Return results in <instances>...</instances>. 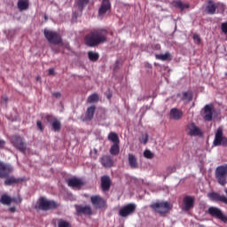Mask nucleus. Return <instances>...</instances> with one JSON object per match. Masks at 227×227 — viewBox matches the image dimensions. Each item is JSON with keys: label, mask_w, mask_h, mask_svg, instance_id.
<instances>
[{"label": "nucleus", "mask_w": 227, "mask_h": 227, "mask_svg": "<svg viewBox=\"0 0 227 227\" xmlns=\"http://www.w3.org/2000/svg\"><path fill=\"white\" fill-rule=\"evenodd\" d=\"M108 32L106 28H94L85 37V43L89 47H96L107 42Z\"/></svg>", "instance_id": "nucleus-1"}, {"label": "nucleus", "mask_w": 227, "mask_h": 227, "mask_svg": "<svg viewBox=\"0 0 227 227\" xmlns=\"http://www.w3.org/2000/svg\"><path fill=\"white\" fill-rule=\"evenodd\" d=\"M58 207V204L53 200H48L42 197L38 200L37 204L35 206V210L48 211Z\"/></svg>", "instance_id": "nucleus-2"}, {"label": "nucleus", "mask_w": 227, "mask_h": 227, "mask_svg": "<svg viewBox=\"0 0 227 227\" xmlns=\"http://www.w3.org/2000/svg\"><path fill=\"white\" fill-rule=\"evenodd\" d=\"M107 139L114 143L110 148V153L113 156H117L120 153V139L116 133L110 132Z\"/></svg>", "instance_id": "nucleus-3"}, {"label": "nucleus", "mask_w": 227, "mask_h": 227, "mask_svg": "<svg viewBox=\"0 0 227 227\" xmlns=\"http://www.w3.org/2000/svg\"><path fill=\"white\" fill-rule=\"evenodd\" d=\"M150 207L160 215H164L171 209V205L168 201H161L152 204Z\"/></svg>", "instance_id": "nucleus-4"}, {"label": "nucleus", "mask_w": 227, "mask_h": 227, "mask_svg": "<svg viewBox=\"0 0 227 227\" xmlns=\"http://www.w3.org/2000/svg\"><path fill=\"white\" fill-rule=\"evenodd\" d=\"M44 36L50 43L54 45L63 44L62 37L58 32H53V30H44Z\"/></svg>", "instance_id": "nucleus-5"}, {"label": "nucleus", "mask_w": 227, "mask_h": 227, "mask_svg": "<svg viewBox=\"0 0 227 227\" xmlns=\"http://www.w3.org/2000/svg\"><path fill=\"white\" fill-rule=\"evenodd\" d=\"M215 178L222 186L227 184V165L220 166L216 168Z\"/></svg>", "instance_id": "nucleus-6"}, {"label": "nucleus", "mask_w": 227, "mask_h": 227, "mask_svg": "<svg viewBox=\"0 0 227 227\" xmlns=\"http://www.w3.org/2000/svg\"><path fill=\"white\" fill-rule=\"evenodd\" d=\"M11 143L16 149H18L21 153H24L27 149L26 143L20 136H12L11 138Z\"/></svg>", "instance_id": "nucleus-7"}, {"label": "nucleus", "mask_w": 227, "mask_h": 227, "mask_svg": "<svg viewBox=\"0 0 227 227\" xmlns=\"http://www.w3.org/2000/svg\"><path fill=\"white\" fill-rule=\"evenodd\" d=\"M13 170L14 168L11 164L0 160V178L8 177Z\"/></svg>", "instance_id": "nucleus-8"}, {"label": "nucleus", "mask_w": 227, "mask_h": 227, "mask_svg": "<svg viewBox=\"0 0 227 227\" xmlns=\"http://www.w3.org/2000/svg\"><path fill=\"white\" fill-rule=\"evenodd\" d=\"M208 214L211 216H213L215 218H217V219L223 221L225 223H227V215H225L223 213V211L220 208L216 207H210L208 208Z\"/></svg>", "instance_id": "nucleus-9"}, {"label": "nucleus", "mask_w": 227, "mask_h": 227, "mask_svg": "<svg viewBox=\"0 0 227 227\" xmlns=\"http://www.w3.org/2000/svg\"><path fill=\"white\" fill-rule=\"evenodd\" d=\"M215 146H227V137H223V130L222 128H219L215 133V137L214 141Z\"/></svg>", "instance_id": "nucleus-10"}, {"label": "nucleus", "mask_w": 227, "mask_h": 227, "mask_svg": "<svg viewBox=\"0 0 227 227\" xmlns=\"http://www.w3.org/2000/svg\"><path fill=\"white\" fill-rule=\"evenodd\" d=\"M137 206L133 203H129L121 208L119 215L122 217H127L135 213Z\"/></svg>", "instance_id": "nucleus-11"}, {"label": "nucleus", "mask_w": 227, "mask_h": 227, "mask_svg": "<svg viewBox=\"0 0 227 227\" xmlns=\"http://www.w3.org/2000/svg\"><path fill=\"white\" fill-rule=\"evenodd\" d=\"M207 197L210 199V200L215 202H222L227 205V197L224 195H221L218 192H210L207 194Z\"/></svg>", "instance_id": "nucleus-12"}, {"label": "nucleus", "mask_w": 227, "mask_h": 227, "mask_svg": "<svg viewBox=\"0 0 227 227\" xmlns=\"http://www.w3.org/2000/svg\"><path fill=\"white\" fill-rule=\"evenodd\" d=\"M184 210L189 211L194 207L195 199L192 196H185L183 200Z\"/></svg>", "instance_id": "nucleus-13"}, {"label": "nucleus", "mask_w": 227, "mask_h": 227, "mask_svg": "<svg viewBox=\"0 0 227 227\" xmlns=\"http://www.w3.org/2000/svg\"><path fill=\"white\" fill-rule=\"evenodd\" d=\"M92 205L95 207V208H102L106 206V201L103 198H101L98 195L92 196L90 198Z\"/></svg>", "instance_id": "nucleus-14"}, {"label": "nucleus", "mask_w": 227, "mask_h": 227, "mask_svg": "<svg viewBox=\"0 0 227 227\" xmlns=\"http://www.w3.org/2000/svg\"><path fill=\"white\" fill-rule=\"evenodd\" d=\"M189 129V135L192 137H201L202 131L201 129L195 125V123L192 122L187 126Z\"/></svg>", "instance_id": "nucleus-15"}, {"label": "nucleus", "mask_w": 227, "mask_h": 227, "mask_svg": "<svg viewBox=\"0 0 227 227\" xmlns=\"http://www.w3.org/2000/svg\"><path fill=\"white\" fill-rule=\"evenodd\" d=\"M111 9L110 0H102L101 5L98 9L99 15H105Z\"/></svg>", "instance_id": "nucleus-16"}, {"label": "nucleus", "mask_w": 227, "mask_h": 227, "mask_svg": "<svg viewBox=\"0 0 227 227\" xmlns=\"http://www.w3.org/2000/svg\"><path fill=\"white\" fill-rule=\"evenodd\" d=\"M112 184V181L108 176H103L101 177V189L103 192L109 191Z\"/></svg>", "instance_id": "nucleus-17"}, {"label": "nucleus", "mask_w": 227, "mask_h": 227, "mask_svg": "<svg viewBox=\"0 0 227 227\" xmlns=\"http://www.w3.org/2000/svg\"><path fill=\"white\" fill-rule=\"evenodd\" d=\"M204 120L206 121H211L213 120V106L212 105H207L204 108Z\"/></svg>", "instance_id": "nucleus-18"}, {"label": "nucleus", "mask_w": 227, "mask_h": 227, "mask_svg": "<svg viewBox=\"0 0 227 227\" xmlns=\"http://www.w3.org/2000/svg\"><path fill=\"white\" fill-rule=\"evenodd\" d=\"M24 181V178H16L14 176H8L5 178L4 184L7 186L18 184L20 183H22Z\"/></svg>", "instance_id": "nucleus-19"}, {"label": "nucleus", "mask_w": 227, "mask_h": 227, "mask_svg": "<svg viewBox=\"0 0 227 227\" xmlns=\"http://www.w3.org/2000/svg\"><path fill=\"white\" fill-rule=\"evenodd\" d=\"M184 113L183 111L177 109V108H173L170 111V119H173L175 121H179L183 118Z\"/></svg>", "instance_id": "nucleus-20"}, {"label": "nucleus", "mask_w": 227, "mask_h": 227, "mask_svg": "<svg viewBox=\"0 0 227 227\" xmlns=\"http://www.w3.org/2000/svg\"><path fill=\"white\" fill-rule=\"evenodd\" d=\"M100 162L105 168H111L114 166V160L111 156L105 155L100 159Z\"/></svg>", "instance_id": "nucleus-21"}, {"label": "nucleus", "mask_w": 227, "mask_h": 227, "mask_svg": "<svg viewBox=\"0 0 227 227\" xmlns=\"http://www.w3.org/2000/svg\"><path fill=\"white\" fill-rule=\"evenodd\" d=\"M128 161H129V165L131 168L136 169L138 168L137 159L134 154L129 153L128 155Z\"/></svg>", "instance_id": "nucleus-22"}, {"label": "nucleus", "mask_w": 227, "mask_h": 227, "mask_svg": "<svg viewBox=\"0 0 227 227\" xmlns=\"http://www.w3.org/2000/svg\"><path fill=\"white\" fill-rule=\"evenodd\" d=\"M67 184L72 188L78 189L83 185V183L80 179L72 178L67 181Z\"/></svg>", "instance_id": "nucleus-23"}, {"label": "nucleus", "mask_w": 227, "mask_h": 227, "mask_svg": "<svg viewBox=\"0 0 227 227\" xmlns=\"http://www.w3.org/2000/svg\"><path fill=\"white\" fill-rule=\"evenodd\" d=\"M206 11H207V12L208 14H210V15H214V14L215 13V12H216V6H215V3H214L213 0H209V1H208V4H207V6L206 7Z\"/></svg>", "instance_id": "nucleus-24"}, {"label": "nucleus", "mask_w": 227, "mask_h": 227, "mask_svg": "<svg viewBox=\"0 0 227 227\" xmlns=\"http://www.w3.org/2000/svg\"><path fill=\"white\" fill-rule=\"evenodd\" d=\"M95 111H96L95 106H90L86 112V120L91 121L94 117Z\"/></svg>", "instance_id": "nucleus-25"}, {"label": "nucleus", "mask_w": 227, "mask_h": 227, "mask_svg": "<svg viewBox=\"0 0 227 227\" xmlns=\"http://www.w3.org/2000/svg\"><path fill=\"white\" fill-rule=\"evenodd\" d=\"M77 212L79 214H83V215H90L92 214V210H91L90 207H89V206L78 207Z\"/></svg>", "instance_id": "nucleus-26"}, {"label": "nucleus", "mask_w": 227, "mask_h": 227, "mask_svg": "<svg viewBox=\"0 0 227 227\" xmlns=\"http://www.w3.org/2000/svg\"><path fill=\"white\" fill-rule=\"evenodd\" d=\"M157 59L162 60V61H170L172 59V57L169 53V51H167L164 54H160V55H155Z\"/></svg>", "instance_id": "nucleus-27"}, {"label": "nucleus", "mask_w": 227, "mask_h": 227, "mask_svg": "<svg viewBox=\"0 0 227 227\" xmlns=\"http://www.w3.org/2000/svg\"><path fill=\"white\" fill-rule=\"evenodd\" d=\"M18 8L20 12L26 11L28 8V3L27 0H19L18 1Z\"/></svg>", "instance_id": "nucleus-28"}, {"label": "nucleus", "mask_w": 227, "mask_h": 227, "mask_svg": "<svg viewBox=\"0 0 227 227\" xmlns=\"http://www.w3.org/2000/svg\"><path fill=\"white\" fill-rule=\"evenodd\" d=\"M90 0H76V4L78 6V9L82 12L83 9L87 6Z\"/></svg>", "instance_id": "nucleus-29"}, {"label": "nucleus", "mask_w": 227, "mask_h": 227, "mask_svg": "<svg viewBox=\"0 0 227 227\" xmlns=\"http://www.w3.org/2000/svg\"><path fill=\"white\" fill-rule=\"evenodd\" d=\"M174 6L184 11V9L189 8V4H184L181 0H176L174 2Z\"/></svg>", "instance_id": "nucleus-30"}, {"label": "nucleus", "mask_w": 227, "mask_h": 227, "mask_svg": "<svg viewBox=\"0 0 227 227\" xmlns=\"http://www.w3.org/2000/svg\"><path fill=\"white\" fill-rule=\"evenodd\" d=\"M88 57L90 61L96 62V61H98L99 55L96 51H89Z\"/></svg>", "instance_id": "nucleus-31"}, {"label": "nucleus", "mask_w": 227, "mask_h": 227, "mask_svg": "<svg viewBox=\"0 0 227 227\" xmlns=\"http://www.w3.org/2000/svg\"><path fill=\"white\" fill-rule=\"evenodd\" d=\"M182 100H184L185 102L192 101V91L184 92L182 94Z\"/></svg>", "instance_id": "nucleus-32"}, {"label": "nucleus", "mask_w": 227, "mask_h": 227, "mask_svg": "<svg viewBox=\"0 0 227 227\" xmlns=\"http://www.w3.org/2000/svg\"><path fill=\"white\" fill-rule=\"evenodd\" d=\"M0 202L4 205L9 206L12 202V199L9 196L4 194V195H2V197L0 199Z\"/></svg>", "instance_id": "nucleus-33"}, {"label": "nucleus", "mask_w": 227, "mask_h": 227, "mask_svg": "<svg viewBox=\"0 0 227 227\" xmlns=\"http://www.w3.org/2000/svg\"><path fill=\"white\" fill-rule=\"evenodd\" d=\"M52 129L55 132H59L61 129V122L57 119L52 124H51Z\"/></svg>", "instance_id": "nucleus-34"}, {"label": "nucleus", "mask_w": 227, "mask_h": 227, "mask_svg": "<svg viewBox=\"0 0 227 227\" xmlns=\"http://www.w3.org/2000/svg\"><path fill=\"white\" fill-rule=\"evenodd\" d=\"M98 99H99L98 95L96 94V93H94V94L90 95V96L88 98L87 102H88L89 104H91V103L98 102Z\"/></svg>", "instance_id": "nucleus-35"}, {"label": "nucleus", "mask_w": 227, "mask_h": 227, "mask_svg": "<svg viewBox=\"0 0 227 227\" xmlns=\"http://www.w3.org/2000/svg\"><path fill=\"white\" fill-rule=\"evenodd\" d=\"M58 227H71V223L63 219H59L58 220Z\"/></svg>", "instance_id": "nucleus-36"}, {"label": "nucleus", "mask_w": 227, "mask_h": 227, "mask_svg": "<svg viewBox=\"0 0 227 227\" xmlns=\"http://www.w3.org/2000/svg\"><path fill=\"white\" fill-rule=\"evenodd\" d=\"M144 156L146 159L152 160L154 157V154L150 150H145L144 152Z\"/></svg>", "instance_id": "nucleus-37"}, {"label": "nucleus", "mask_w": 227, "mask_h": 227, "mask_svg": "<svg viewBox=\"0 0 227 227\" xmlns=\"http://www.w3.org/2000/svg\"><path fill=\"white\" fill-rule=\"evenodd\" d=\"M46 121L51 123V125L56 121L58 120L56 117H54L53 115H47L45 117Z\"/></svg>", "instance_id": "nucleus-38"}, {"label": "nucleus", "mask_w": 227, "mask_h": 227, "mask_svg": "<svg viewBox=\"0 0 227 227\" xmlns=\"http://www.w3.org/2000/svg\"><path fill=\"white\" fill-rule=\"evenodd\" d=\"M193 40L196 44H200L201 37L198 34H194Z\"/></svg>", "instance_id": "nucleus-39"}, {"label": "nucleus", "mask_w": 227, "mask_h": 227, "mask_svg": "<svg viewBox=\"0 0 227 227\" xmlns=\"http://www.w3.org/2000/svg\"><path fill=\"white\" fill-rule=\"evenodd\" d=\"M221 29L223 33L227 35V21H225L224 23H222Z\"/></svg>", "instance_id": "nucleus-40"}, {"label": "nucleus", "mask_w": 227, "mask_h": 227, "mask_svg": "<svg viewBox=\"0 0 227 227\" xmlns=\"http://www.w3.org/2000/svg\"><path fill=\"white\" fill-rule=\"evenodd\" d=\"M148 138H149V136H148V134H145V137H143V138H142V143L144 144V145H146L147 144V142H148Z\"/></svg>", "instance_id": "nucleus-41"}, {"label": "nucleus", "mask_w": 227, "mask_h": 227, "mask_svg": "<svg viewBox=\"0 0 227 227\" xmlns=\"http://www.w3.org/2000/svg\"><path fill=\"white\" fill-rule=\"evenodd\" d=\"M37 128L43 132V126L40 121H37L36 122Z\"/></svg>", "instance_id": "nucleus-42"}, {"label": "nucleus", "mask_w": 227, "mask_h": 227, "mask_svg": "<svg viewBox=\"0 0 227 227\" xmlns=\"http://www.w3.org/2000/svg\"><path fill=\"white\" fill-rule=\"evenodd\" d=\"M7 102H8V98L6 96L2 97L1 103L6 105Z\"/></svg>", "instance_id": "nucleus-43"}, {"label": "nucleus", "mask_w": 227, "mask_h": 227, "mask_svg": "<svg viewBox=\"0 0 227 227\" xmlns=\"http://www.w3.org/2000/svg\"><path fill=\"white\" fill-rule=\"evenodd\" d=\"M52 96L55 97L56 98H61V94L59 92H54V93H52Z\"/></svg>", "instance_id": "nucleus-44"}, {"label": "nucleus", "mask_w": 227, "mask_h": 227, "mask_svg": "<svg viewBox=\"0 0 227 227\" xmlns=\"http://www.w3.org/2000/svg\"><path fill=\"white\" fill-rule=\"evenodd\" d=\"M118 69H120V64L119 62H116L114 67V71H117Z\"/></svg>", "instance_id": "nucleus-45"}, {"label": "nucleus", "mask_w": 227, "mask_h": 227, "mask_svg": "<svg viewBox=\"0 0 227 227\" xmlns=\"http://www.w3.org/2000/svg\"><path fill=\"white\" fill-rule=\"evenodd\" d=\"M5 142L0 139V148L3 149L4 147Z\"/></svg>", "instance_id": "nucleus-46"}, {"label": "nucleus", "mask_w": 227, "mask_h": 227, "mask_svg": "<svg viewBox=\"0 0 227 227\" xmlns=\"http://www.w3.org/2000/svg\"><path fill=\"white\" fill-rule=\"evenodd\" d=\"M168 171L170 173H173V172H176V168L169 167V168H168Z\"/></svg>", "instance_id": "nucleus-47"}, {"label": "nucleus", "mask_w": 227, "mask_h": 227, "mask_svg": "<svg viewBox=\"0 0 227 227\" xmlns=\"http://www.w3.org/2000/svg\"><path fill=\"white\" fill-rule=\"evenodd\" d=\"M54 69H49V75H54Z\"/></svg>", "instance_id": "nucleus-48"}, {"label": "nucleus", "mask_w": 227, "mask_h": 227, "mask_svg": "<svg viewBox=\"0 0 227 227\" xmlns=\"http://www.w3.org/2000/svg\"><path fill=\"white\" fill-rule=\"evenodd\" d=\"M9 210L12 212V213H14L16 211V208L15 207H10Z\"/></svg>", "instance_id": "nucleus-49"}, {"label": "nucleus", "mask_w": 227, "mask_h": 227, "mask_svg": "<svg viewBox=\"0 0 227 227\" xmlns=\"http://www.w3.org/2000/svg\"><path fill=\"white\" fill-rule=\"evenodd\" d=\"M225 193L227 194V188L224 190Z\"/></svg>", "instance_id": "nucleus-50"}]
</instances>
